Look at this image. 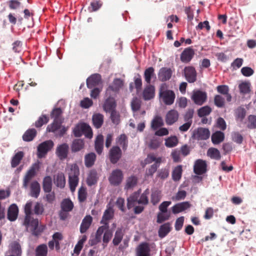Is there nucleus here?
Segmentation results:
<instances>
[{
    "label": "nucleus",
    "instance_id": "f704fd0d",
    "mask_svg": "<svg viewBox=\"0 0 256 256\" xmlns=\"http://www.w3.org/2000/svg\"><path fill=\"white\" fill-rule=\"evenodd\" d=\"M37 132L34 128L28 130L22 136V139L25 142L32 140L36 135Z\"/></svg>",
    "mask_w": 256,
    "mask_h": 256
},
{
    "label": "nucleus",
    "instance_id": "f257e3e1",
    "mask_svg": "<svg viewBox=\"0 0 256 256\" xmlns=\"http://www.w3.org/2000/svg\"><path fill=\"white\" fill-rule=\"evenodd\" d=\"M26 222V218H24L23 224L26 226V230L31 232L32 234L34 236H39L45 228L44 226L39 225L38 218H34L32 216H29V219L27 222Z\"/></svg>",
    "mask_w": 256,
    "mask_h": 256
},
{
    "label": "nucleus",
    "instance_id": "20e7f679",
    "mask_svg": "<svg viewBox=\"0 0 256 256\" xmlns=\"http://www.w3.org/2000/svg\"><path fill=\"white\" fill-rule=\"evenodd\" d=\"M54 144L52 140L44 141L38 146V156L39 158L44 157L54 146Z\"/></svg>",
    "mask_w": 256,
    "mask_h": 256
},
{
    "label": "nucleus",
    "instance_id": "8fccbe9b",
    "mask_svg": "<svg viewBox=\"0 0 256 256\" xmlns=\"http://www.w3.org/2000/svg\"><path fill=\"white\" fill-rule=\"evenodd\" d=\"M88 196L86 188L81 186L78 191V200L80 202H83L86 200Z\"/></svg>",
    "mask_w": 256,
    "mask_h": 256
},
{
    "label": "nucleus",
    "instance_id": "13d9d810",
    "mask_svg": "<svg viewBox=\"0 0 256 256\" xmlns=\"http://www.w3.org/2000/svg\"><path fill=\"white\" fill-rule=\"evenodd\" d=\"M36 174L28 170L26 173L23 180V186L26 188L30 180L36 176Z\"/></svg>",
    "mask_w": 256,
    "mask_h": 256
},
{
    "label": "nucleus",
    "instance_id": "e2e57ef3",
    "mask_svg": "<svg viewBox=\"0 0 256 256\" xmlns=\"http://www.w3.org/2000/svg\"><path fill=\"white\" fill-rule=\"evenodd\" d=\"M212 112V108L209 106H204L200 108L198 111V116L200 117L208 115Z\"/></svg>",
    "mask_w": 256,
    "mask_h": 256
},
{
    "label": "nucleus",
    "instance_id": "7c9ffc66",
    "mask_svg": "<svg viewBox=\"0 0 256 256\" xmlns=\"http://www.w3.org/2000/svg\"><path fill=\"white\" fill-rule=\"evenodd\" d=\"M216 90L218 92L226 96V100L228 102L232 100V96L228 93L229 88L228 86L226 85H220L216 87Z\"/></svg>",
    "mask_w": 256,
    "mask_h": 256
},
{
    "label": "nucleus",
    "instance_id": "f03ea898",
    "mask_svg": "<svg viewBox=\"0 0 256 256\" xmlns=\"http://www.w3.org/2000/svg\"><path fill=\"white\" fill-rule=\"evenodd\" d=\"M159 94L163 102L166 105H171L174 103L176 95L172 90H164L162 86L160 90Z\"/></svg>",
    "mask_w": 256,
    "mask_h": 256
},
{
    "label": "nucleus",
    "instance_id": "393cba45",
    "mask_svg": "<svg viewBox=\"0 0 256 256\" xmlns=\"http://www.w3.org/2000/svg\"><path fill=\"white\" fill-rule=\"evenodd\" d=\"M140 190L134 192L127 199V207L128 209H130L136 204H138V201L140 195Z\"/></svg>",
    "mask_w": 256,
    "mask_h": 256
},
{
    "label": "nucleus",
    "instance_id": "864d4df0",
    "mask_svg": "<svg viewBox=\"0 0 256 256\" xmlns=\"http://www.w3.org/2000/svg\"><path fill=\"white\" fill-rule=\"evenodd\" d=\"M80 170L76 164H73L70 166V170L68 172V178H79Z\"/></svg>",
    "mask_w": 256,
    "mask_h": 256
},
{
    "label": "nucleus",
    "instance_id": "72a5a7b5",
    "mask_svg": "<svg viewBox=\"0 0 256 256\" xmlns=\"http://www.w3.org/2000/svg\"><path fill=\"white\" fill-rule=\"evenodd\" d=\"M98 174L95 170H91L86 178V184L88 186H92L96 184L98 181Z\"/></svg>",
    "mask_w": 256,
    "mask_h": 256
},
{
    "label": "nucleus",
    "instance_id": "39448f33",
    "mask_svg": "<svg viewBox=\"0 0 256 256\" xmlns=\"http://www.w3.org/2000/svg\"><path fill=\"white\" fill-rule=\"evenodd\" d=\"M210 132L208 129L203 128H198L194 130L192 138L198 140H206L210 138Z\"/></svg>",
    "mask_w": 256,
    "mask_h": 256
},
{
    "label": "nucleus",
    "instance_id": "c756f323",
    "mask_svg": "<svg viewBox=\"0 0 256 256\" xmlns=\"http://www.w3.org/2000/svg\"><path fill=\"white\" fill-rule=\"evenodd\" d=\"M40 192V184L37 181H34L30 184V196L32 197L37 198Z\"/></svg>",
    "mask_w": 256,
    "mask_h": 256
},
{
    "label": "nucleus",
    "instance_id": "a211bd4d",
    "mask_svg": "<svg viewBox=\"0 0 256 256\" xmlns=\"http://www.w3.org/2000/svg\"><path fill=\"white\" fill-rule=\"evenodd\" d=\"M92 218L90 215H86L83 218L80 228L81 234H84L88 230L92 222Z\"/></svg>",
    "mask_w": 256,
    "mask_h": 256
},
{
    "label": "nucleus",
    "instance_id": "09e8293b",
    "mask_svg": "<svg viewBox=\"0 0 256 256\" xmlns=\"http://www.w3.org/2000/svg\"><path fill=\"white\" fill-rule=\"evenodd\" d=\"M164 125L162 118L160 116H156L152 121L151 127L154 130H157L158 128Z\"/></svg>",
    "mask_w": 256,
    "mask_h": 256
},
{
    "label": "nucleus",
    "instance_id": "dca6fc26",
    "mask_svg": "<svg viewBox=\"0 0 256 256\" xmlns=\"http://www.w3.org/2000/svg\"><path fill=\"white\" fill-rule=\"evenodd\" d=\"M179 114L177 110H169L166 116V122L168 125H172L176 122L178 118Z\"/></svg>",
    "mask_w": 256,
    "mask_h": 256
},
{
    "label": "nucleus",
    "instance_id": "6ab92c4d",
    "mask_svg": "<svg viewBox=\"0 0 256 256\" xmlns=\"http://www.w3.org/2000/svg\"><path fill=\"white\" fill-rule=\"evenodd\" d=\"M123 85L124 82L120 78H114L112 83L106 89V92L108 93L110 91L117 92L122 87Z\"/></svg>",
    "mask_w": 256,
    "mask_h": 256
},
{
    "label": "nucleus",
    "instance_id": "5701e85b",
    "mask_svg": "<svg viewBox=\"0 0 256 256\" xmlns=\"http://www.w3.org/2000/svg\"><path fill=\"white\" fill-rule=\"evenodd\" d=\"M154 86L150 84H147L143 92V98L145 100H150L154 96Z\"/></svg>",
    "mask_w": 256,
    "mask_h": 256
},
{
    "label": "nucleus",
    "instance_id": "412c9836",
    "mask_svg": "<svg viewBox=\"0 0 256 256\" xmlns=\"http://www.w3.org/2000/svg\"><path fill=\"white\" fill-rule=\"evenodd\" d=\"M114 210L112 208L109 206L105 210L100 220L101 224H108V220H112L114 217Z\"/></svg>",
    "mask_w": 256,
    "mask_h": 256
},
{
    "label": "nucleus",
    "instance_id": "680f3d73",
    "mask_svg": "<svg viewBox=\"0 0 256 256\" xmlns=\"http://www.w3.org/2000/svg\"><path fill=\"white\" fill-rule=\"evenodd\" d=\"M169 169L167 168H162L158 171L156 176L160 179L164 180L169 176Z\"/></svg>",
    "mask_w": 256,
    "mask_h": 256
},
{
    "label": "nucleus",
    "instance_id": "f3484780",
    "mask_svg": "<svg viewBox=\"0 0 256 256\" xmlns=\"http://www.w3.org/2000/svg\"><path fill=\"white\" fill-rule=\"evenodd\" d=\"M8 252L16 256H21L22 250L20 243L17 241L12 242L10 245Z\"/></svg>",
    "mask_w": 256,
    "mask_h": 256
},
{
    "label": "nucleus",
    "instance_id": "2eb2a0df",
    "mask_svg": "<svg viewBox=\"0 0 256 256\" xmlns=\"http://www.w3.org/2000/svg\"><path fill=\"white\" fill-rule=\"evenodd\" d=\"M194 54L193 48L190 47L185 48L180 54V60L182 62L188 63L190 62Z\"/></svg>",
    "mask_w": 256,
    "mask_h": 256
},
{
    "label": "nucleus",
    "instance_id": "2f4dec72",
    "mask_svg": "<svg viewBox=\"0 0 256 256\" xmlns=\"http://www.w3.org/2000/svg\"><path fill=\"white\" fill-rule=\"evenodd\" d=\"M24 156V152L22 151H20L15 154L11 160V166L12 168L16 167L20 162Z\"/></svg>",
    "mask_w": 256,
    "mask_h": 256
},
{
    "label": "nucleus",
    "instance_id": "a18cd8bd",
    "mask_svg": "<svg viewBox=\"0 0 256 256\" xmlns=\"http://www.w3.org/2000/svg\"><path fill=\"white\" fill-rule=\"evenodd\" d=\"M207 156L212 159L220 160L221 158L220 151L216 148H210L207 152Z\"/></svg>",
    "mask_w": 256,
    "mask_h": 256
},
{
    "label": "nucleus",
    "instance_id": "6e6552de",
    "mask_svg": "<svg viewBox=\"0 0 256 256\" xmlns=\"http://www.w3.org/2000/svg\"><path fill=\"white\" fill-rule=\"evenodd\" d=\"M207 95L206 92L200 90L194 92L192 99L196 104L201 106L206 100Z\"/></svg>",
    "mask_w": 256,
    "mask_h": 256
},
{
    "label": "nucleus",
    "instance_id": "473e14b6",
    "mask_svg": "<svg viewBox=\"0 0 256 256\" xmlns=\"http://www.w3.org/2000/svg\"><path fill=\"white\" fill-rule=\"evenodd\" d=\"M95 150L99 154H101L104 148V136L102 134L98 135L94 144Z\"/></svg>",
    "mask_w": 256,
    "mask_h": 256
},
{
    "label": "nucleus",
    "instance_id": "603ef678",
    "mask_svg": "<svg viewBox=\"0 0 256 256\" xmlns=\"http://www.w3.org/2000/svg\"><path fill=\"white\" fill-rule=\"evenodd\" d=\"M48 121L49 117L46 114H42L35 122L34 126L36 128H39L42 127L44 124H46Z\"/></svg>",
    "mask_w": 256,
    "mask_h": 256
},
{
    "label": "nucleus",
    "instance_id": "69168bd1",
    "mask_svg": "<svg viewBox=\"0 0 256 256\" xmlns=\"http://www.w3.org/2000/svg\"><path fill=\"white\" fill-rule=\"evenodd\" d=\"M214 104L218 108H223L225 105L224 98L220 95H216L214 98Z\"/></svg>",
    "mask_w": 256,
    "mask_h": 256
},
{
    "label": "nucleus",
    "instance_id": "c85d7f7f",
    "mask_svg": "<svg viewBox=\"0 0 256 256\" xmlns=\"http://www.w3.org/2000/svg\"><path fill=\"white\" fill-rule=\"evenodd\" d=\"M42 186L44 192H50L52 190V178L50 176H46L44 178Z\"/></svg>",
    "mask_w": 256,
    "mask_h": 256
},
{
    "label": "nucleus",
    "instance_id": "9d476101",
    "mask_svg": "<svg viewBox=\"0 0 256 256\" xmlns=\"http://www.w3.org/2000/svg\"><path fill=\"white\" fill-rule=\"evenodd\" d=\"M184 74L190 83H193L196 80V72L193 66H186L184 69Z\"/></svg>",
    "mask_w": 256,
    "mask_h": 256
},
{
    "label": "nucleus",
    "instance_id": "a878e982",
    "mask_svg": "<svg viewBox=\"0 0 256 256\" xmlns=\"http://www.w3.org/2000/svg\"><path fill=\"white\" fill-rule=\"evenodd\" d=\"M172 228L170 222L165 223L160 226L158 231V236L160 238L165 237L172 230Z\"/></svg>",
    "mask_w": 256,
    "mask_h": 256
},
{
    "label": "nucleus",
    "instance_id": "bb28decb",
    "mask_svg": "<svg viewBox=\"0 0 256 256\" xmlns=\"http://www.w3.org/2000/svg\"><path fill=\"white\" fill-rule=\"evenodd\" d=\"M116 143L122 146V150L125 151L128 146V138L125 134H121L116 138Z\"/></svg>",
    "mask_w": 256,
    "mask_h": 256
},
{
    "label": "nucleus",
    "instance_id": "7ed1b4c3",
    "mask_svg": "<svg viewBox=\"0 0 256 256\" xmlns=\"http://www.w3.org/2000/svg\"><path fill=\"white\" fill-rule=\"evenodd\" d=\"M123 178L124 174L122 170L116 169L112 171L108 178V180L112 185L117 186L121 184Z\"/></svg>",
    "mask_w": 256,
    "mask_h": 256
},
{
    "label": "nucleus",
    "instance_id": "338daca9",
    "mask_svg": "<svg viewBox=\"0 0 256 256\" xmlns=\"http://www.w3.org/2000/svg\"><path fill=\"white\" fill-rule=\"evenodd\" d=\"M32 202H26L24 206V213H25V217L26 218V222H28L29 219V216H30L32 214Z\"/></svg>",
    "mask_w": 256,
    "mask_h": 256
},
{
    "label": "nucleus",
    "instance_id": "5fc2aeb1",
    "mask_svg": "<svg viewBox=\"0 0 256 256\" xmlns=\"http://www.w3.org/2000/svg\"><path fill=\"white\" fill-rule=\"evenodd\" d=\"M246 115V110L244 108L238 107L235 111L236 118L242 122Z\"/></svg>",
    "mask_w": 256,
    "mask_h": 256
},
{
    "label": "nucleus",
    "instance_id": "774afa93",
    "mask_svg": "<svg viewBox=\"0 0 256 256\" xmlns=\"http://www.w3.org/2000/svg\"><path fill=\"white\" fill-rule=\"evenodd\" d=\"M248 128L250 129L256 128V116L254 115H250L248 116Z\"/></svg>",
    "mask_w": 256,
    "mask_h": 256
},
{
    "label": "nucleus",
    "instance_id": "cd10ccee",
    "mask_svg": "<svg viewBox=\"0 0 256 256\" xmlns=\"http://www.w3.org/2000/svg\"><path fill=\"white\" fill-rule=\"evenodd\" d=\"M96 154L94 152H90L84 156V164L86 168L92 166L96 160Z\"/></svg>",
    "mask_w": 256,
    "mask_h": 256
},
{
    "label": "nucleus",
    "instance_id": "6e6d98bb",
    "mask_svg": "<svg viewBox=\"0 0 256 256\" xmlns=\"http://www.w3.org/2000/svg\"><path fill=\"white\" fill-rule=\"evenodd\" d=\"M81 130L82 131L83 134L88 138H91L92 136V132L90 126L86 124H81Z\"/></svg>",
    "mask_w": 256,
    "mask_h": 256
},
{
    "label": "nucleus",
    "instance_id": "4d7b16f0",
    "mask_svg": "<svg viewBox=\"0 0 256 256\" xmlns=\"http://www.w3.org/2000/svg\"><path fill=\"white\" fill-rule=\"evenodd\" d=\"M102 2L100 0H93L88 7V10L90 12L98 10L102 6Z\"/></svg>",
    "mask_w": 256,
    "mask_h": 256
},
{
    "label": "nucleus",
    "instance_id": "49530a36",
    "mask_svg": "<svg viewBox=\"0 0 256 256\" xmlns=\"http://www.w3.org/2000/svg\"><path fill=\"white\" fill-rule=\"evenodd\" d=\"M182 166H178L174 169L172 172V178L174 181H178L182 178Z\"/></svg>",
    "mask_w": 256,
    "mask_h": 256
},
{
    "label": "nucleus",
    "instance_id": "9b49d317",
    "mask_svg": "<svg viewBox=\"0 0 256 256\" xmlns=\"http://www.w3.org/2000/svg\"><path fill=\"white\" fill-rule=\"evenodd\" d=\"M172 74V70L170 68H162L158 72V78L160 81L164 82L171 78Z\"/></svg>",
    "mask_w": 256,
    "mask_h": 256
},
{
    "label": "nucleus",
    "instance_id": "de8ad7c7",
    "mask_svg": "<svg viewBox=\"0 0 256 256\" xmlns=\"http://www.w3.org/2000/svg\"><path fill=\"white\" fill-rule=\"evenodd\" d=\"M48 254V247L46 244L38 246L36 249V256H46Z\"/></svg>",
    "mask_w": 256,
    "mask_h": 256
},
{
    "label": "nucleus",
    "instance_id": "bf43d9fd",
    "mask_svg": "<svg viewBox=\"0 0 256 256\" xmlns=\"http://www.w3.org/2000/svg\"><path fill=\"white\" fill-rule=\"evenodd\" d=\"M146 161L148 164H150L153 162H155L154 164H157V165H160V164L162 162V158L161 157H156L154 154H148Z\"/></svg>",
    "mask_w": 256,
    "mask_h": 256
},
{
    "label": "nucleus",
    "instance_id": "ea45409f",
    "mask_svg": "<svg viewBox=\"0 0 256 256\" xmlns=\"http://www.w3.org/2000/svg\"><path fill=\"white\" fill-rule=\"evenodd\" d=\"M224 134L220 131H217L212 136V141L214 144H219L224 140Z\"/></svg>",
    "mask_w": 256,
    "mask_h": 256
},
{
    "label": "nucleus",
    "instance_id": "ddd939ff",
    "mask_svg": "<svg viewBox=\"0 0 256 256\" xmlns=\"http://www.w3.org/2000/svg\"><path fill=\"white\" fill-rule=\"evenodd\" d=\"M101 76L100 74H95L91 75L86 80V86L88 88H92L98 86L101 82Z\"/></svg>",
    "mask_w": 256,
    "mask_h": 256
},
{
    "label": "nucleus",
    "instance_id": "423d86ee",
    "mask_svg": "<svg viewBox=\"0 0 256 256\" xmlns=\"http://www.w3.org/2000/svg\"><path fill=\"white\" fill-rule=\"evenodd\" d=\"M122 156V151L118 146H113L109 152V159L112 164H116Z\"/></svg>",
    "mask_w": 256,
    "mask_h": 256
},
{
    "label": "nucleus",
    "instance_id": "a19ab883",
    "mask_svg": "<svg viewBox=\"0 0 256 256\" xmlns=\"http://www.w3.org/2000/svg\"><path fill=\"white\" fill-rule=\"evenodd\" d=\"M138 183V178L134 176H132L126 179L124 189L128 190L133 188Z\"/></svg>",
    "mask_w": 256,
    "mask_h": 256
},
{
    "label": "nucleus",
    "instance_id": "3c124183",
    "mask_svg": "<svg viewBox=\"0 0 256 256\" xmlns=\"http://www.w3.org/2000/svg\"><path fill=\"white\" fill-rule=\"evenodd\" d=\"M250 83L248 82H244L238 85L240 92L241 94H245L250 91Z\"/></svg>",
    "mask_w": 256,
    "mask_h": 256
},
{
    "label": "nucleus",
    "instance_id": "b1692460",
    "mask_svg": "<svg viewBox=\"0 0 256 256\" xmlns=\"http://www.w3.org/2000/svg\"><path fill=\"white\" fill-rule=\"evenodd\" d=\"M144 76L147 84H150L152 78H156L154 69L153 67H149L144 72Z\"/></svg>",
    "mask_w": 256,
    "mask_h": 256
},
{
    "label": "nucleus",
    "instance_id": "0e129e2a",
    "mask_svg": "<svg viewBox=\"0 0 256 256\" xmlns=\"http://www.w3.org/2000/svg\"><path fill=\"white\" fill-rule=\"evenodd\" d=\"M178 140L176 136L170 137L166 140L165 145L168 148H172L176 146Z\"/></svg>",
    "mask_w": 256,
    "mask_h": 256
},
{
    "label": "nucleus",
    "instance_id": "c03bdc74",
    "mask_svg": "<svg viewBox=\"0 0 256 256\" xmlns=\"http://www.w3.org/2000/svg\"><path fill=\"white\" fill-rule=\"evenodd\" d=\"M62 111L61 108H56L52 110L50 112V117L53 118L54 120H64L62 118Z\"/></svg>",
    "mask_w": 256,
    "mask_h": 256
},
{
    "label": "nucleus",
    "instance_id": "4468645a",
    "mask_svg": "<svg viewBox=\"0 0 256 256\" xmlns=\"http://www.w3.org/2000/svg\"><path fill=\"white\" fill-rule=\"evenodd\" d=\"M191 204L188 202H184L174 204L172 208V212L177 214L182 212L191 207Z\"/></svg>",
    "mask_w": 256,
    "mask_h": 256
},
{
    "label": "nucleus",
    "instance_id": "f8f14e48",
    "mask_svg": "<svg viewBox=\"0 0 256 256\" xmlns=\"http://www.w3.org/2000/svg\"><path fill=\"white\" fill-rule=\"evenodd\" d=\"M150 251L149 244L146 242H142L136 248V256H150Z\"/></svg>",
    "mask_w": 256,
    "mask_h": 256
},
{
    "label": "nucleus",
    "instance_id": "0eeeda50",
    "mask_svg": "<svg viewBox=\"0 0 256 256\" xmlns=\"http://www.w3.org/2000/svg\"><path fill=\"white\" fill-rule=\"evenodd\" d=\"M69 152V146L66 143L58 146L56 150V154L60 160L67 158Z\"/></svg>",
    "mask_w": 256,
    "mask_h": 256
},
{
    "label": "nucleus",
    "instance_id": "37998d69",
    "mask_svg": "<svg viewBox=\"0 0 256 256\" xmlns=\"http://www.w3.org/2000/svg\"><path fill=\"white\" fill-rule=\"evenodd\" d=\"M60 208L64 211L71 212L74 208V204L70 199L65 198L62 202Z\"/></svg>",
    "mask_w": 256,
    "mask_h": 256
},
{
    "label": "nucleus",
    "instance_id": "1a4fd4ad",
    "mask_svg": "<svg viewBox=\"0 0 256 256\" xmlns=\"http://www.w3.org/2000/svg\"><path fill=\"white\" fill-rule=\"evenodd\" d=\"M207 164L206 162L201 159L197 160L194 164V172L198 175H201L206 172Z\"/></svg>",
    "mask_w": 256,
    "mask_h": 256
},
{
    "label": "nucleus",
    "instance_id": "4be33fe9",
    "mask_svg": "<svg viewBox=\"0 0 256 256\" xmlns=\"http://www.w3.org/2000/svg\"><path fill=\"white\" fill-rule=\"evenodd\" d=\"M116 104L114 99L112 97H108L106 100L103 108L106 112H110L115 110Z\"/></svg>",
    "mask_w": 256,
    "mask_h": 256
},
{
    "label": "nucleus",
    "instance_id": "052dcab7",
    "mask_svg": "<svg viewBox=\"0 0 256 256\" xmlns=\"http://www.w3.org/2000/svg\"><path fill=\"white\" fill-rule=\"evenodd\" d=\"M149 194L148 190H146L140 196L138 204L146 205L148 203V195Z\"/></svg>",
    "mask_w": 256,
    "mask_h": 256
},
{
    "label": "nucleus",
    "instance_id": "e433bc0d",
    "mask_svg": "<svg viewBox=\"0 0 256 256\" xmlns=\"http://www.w3.org/2000/svg\"><path fill=\"white\" fill-rule=\"evenodd\" d=\"M92 120L93 124L96 128H100L104 122V116L100 114H96L93 115Z\"/></svg>",
    "mask_w": 256,
    "mask_h": 256
},
{
    "label": "nucleus",
    "instance_id": "79ce46f5",
    "mask_svg": "<svg viewBox=\"0 0 256 256\" xmlns=\"http://www.w3.org/2000/svg\"><path fill=\"white\" fill-rule=\"evenodd\" d=\"M54 183L56 186L63 188L65 186L66 180L63 173H58L54 180Z\"/></svg>",
    "mask_w": 256,
    "mask_h": 256
},
{
    "label": "nucleus",
    "instance_id": "58836bf2",
    "mask_svg": "<svg viewBox=\"0 0 256 256\" xmlns=\"http://www.w3.org/2000/svg\"><path fill=\"white\" fill-rule=\"evenodd\" d=\"M63 120H54L53 122L48 126L46 132H55L57 130L61 128Z\"/></svg>",
    "mask_w": 256,
    "mask_h": 256
},
{
    "label": "nucleus",
    "instance_id": "aec40b11",
    "mask_svg": "<svg viewBox=\"0 0 256 256\" xmlns=\"http://www.w3.org/2000/svg\"><path fill=\"white\" fill-rule=\"evenodd\" d=\"M18 209L16 204H11L8 208V219L11 222L14 221L18 218Z\"/></svg>",
    "mask_w": 256,
    "mask_h": 256
},
{
    "label": "nucleus",
    "instance_id": "4c0bfd02",
    "mask_svg": "<svg viewBox=\"0 0 256 256\" xmlns=\"http://www.w3.org/2000/svg\"><path fill=\"white\" fill-rule=\"evenodd\" d=\"M124 234L122 228H118L112 240V244L114 246H118L122 242Z\"/></svg>",
    "mask_w": 256,
    "mask_h": 256
},
{
    "label": "nucleus",
    "instance_id": "c9c22d12",
    "mask_svg": "<svg viewBox=\"0 0 256 256\" xmlns=\"http://www.w3.org/2000/svg\"><path fill=\"white\" fill-rule=\"evenodd\" d=\"M84 143L82 140H74L71 146L72 152H76L80 151L84 148Z\"/></svg>",
    "mask_w": 256,
    "mask_h": 256
}]
</instances>
